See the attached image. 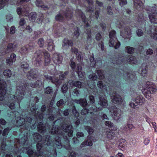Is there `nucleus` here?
Segmentation results:
<instances>
[{"mask_svg": "<svg viewBox=\"0 0 157 157\" xmlns=\"http://www.w3.org/2000/svg\"><path fill=\"white\" fill-rule=\"evenodd\" d=\"M42 85V82L40 80H37L34 83H31L29 84L26 83L25 84H18L16 88V94L15 96H12V98L13 99H15L16 97L17 101L19 102L23 98V96L24 95V91L27 88H29V86L32 88H39Z\"/></svg>", "mask_w": 157, "mask_h": 157, "instance_id": "f257e3e1", "label": "nucleus"}, {"mask_svg": "<svg viewBox=\"0 0 157 157\" xmlns=\"http://www.w3.org/2000/svg\"><path fill=\"white\" fill-rule=\"evenodd\" d=\"M44 56V63L45 65H47L50 63L51 61L50 55L46 51L43 52L38 50L34 54V60L37 66L40 65L42 63V56Z\"/></svg>", "mask_w": 157, "mask_h": 157, "instance_id": "f03ea898", "label": "nucleus"}, {"mask_svg": "<svg viewBox=\"0 0 157 157\" xmlns=\"http://www.w3.org/2000/svg\"><path fill=\"white\" fill-rule=\"evenodd\" d=\"M146 88L142 90V92L146 98L150 99L151 98V94L155 92L157 88L153 83L149 82L146 83Z\"/></svg>", "mask_w": 157, "mask_h": 157, "instance_id": "7ed1b4c3", "label": "nucleus"}, {"mask_svg": "<svg viewBox=\"0 0 157 157\" xmlns=\"http://www.w3.org/2000/svg\"><path fill=\"white\" fill-rule=\"evenodd\" d=\"M146 10L148 14V17L150 22L153 24L157 23V13L156 12V5L154 4L152 7L147 6Z\"/></svg>", "mask_w": 157, "mask_h": 157, "instance_id": "20e7f679", "label": "nucleus"}, {"mask_svg": "<svg viewBox=\"0 0 157 157\" xmlns=\"http://www.w3.org/2000/svg\"><path fill=\"white\" fill-rule=\"evenodd\" d=\"M37 151L34 152L33 151L29 148H26L24 147L23 149L24 152L27 153L29 157H38L41 156L43 155V152L41 151L42 147V144L41 143H39L36 145Z\"/></svg>", "mask_w": 157, "mask_h": 157, "instance_id": "39448f33", "label": "nucleus"}, {"mask_svg": "<svg viewBox=\"0 0 157 157\" xmlns=\"http://www.w3.org/2000/svg\"><path fill=\"white\" fill-rule=\"evenodd\" d=\"M72 10L71 8H68L66 10L65 12L62 11L60 12L55 17L56 20L61 21L65 19V18L67 19H70L72 16Z\"/></svg>", "mask_w": 157, "mask_h": 157, "instance_id": "423d86ee", "label": "nucleus"}, {"mask_svg": "<svg viewBox=\"0 0 157 157\" xmlns=\"http://www.w3.org/2000/svg\"><path fill=\"white\" fill-rule=\"evenodd\" d=\"M145 99L142 96L139 95H137L134 99L133 101L135 103L131 102L129 104V106L134 109L138 108V105L141 106L145 102Z\"/></svg>", "mask_w": 157, "mask_h": 157, "instance_id": "0eeeda50", "label": "nucleus"}, {"mask_svg": "<svg viewBox=\"0 0 157 157\" xmlns=\"http://www.w3.org/2000/svg\"><path fill=\"white\" fill-rule=\"evenodd\" d=\"M110 111L112 116L114 120L118 121L121 118V111L116 106H112L110 109Z\"/></svg>", "mask_w": 157, "mask_h": 157, "instance_id": "6e6552de", "label": "nucleus"}, {"mask_svg": "<svg viewBox=\"0 0 157 157\" xmlns=\"http://www.w3.org/2000/svg\"><path fill=\"white\" fill-rule=\"evenodd\" d=\"M6 83L5 81L0 79V100H3L6 92Z\"/></svg>", "mask_w": 157, "mask_h": 157, "instance_id": "1a4fd4ad", "label": "nucleus"}, {"mask_svg": "<svg viewBox=\"0 0 157 157\" xmlns=\"http://www.w3.org/2000/svg\"><path fill=\"white\" fill-rule=\"evenodd\" d=\"M111 99L113 102L115 104H121L122 102V98L116 92H113L112 94Z\"/></svg>", "mask_w": 157, "mask_h": 157, "instance_id": "9d476101", "label": "nucleus"}, {"mask_svg": "<svg viewBox=\"0 0 157 157\" xmlns=\"http://www.w3.org/2000/svg\"><path fill=\"white\" fill-rule=\"evenodd\" d=\"M34 48V44L31 43L22 48L19 50V52L22 55H25L27 54L29 51L33 49Z\"/></svg>", "mask_w": 157, "mask_h": 157, "instance_id": "9b49d317", "label": "nucleus"}, {"mask_svg": "<svg viewBox=\"0 0 157 157\" xmlns=\"http://www.w3.org/2000/svg\"><path fill=\"white\" fill-rule=\"evenodd\" d=\"M44 77L47 80L50 81L56 85H59L61 83L60 80L57 78H56L55 76H51L47 75H45Z\"/></svg>", "mask_w": 157, "mask_h": 157, "instance_id": "f8f14e48", "label": "nucleus"}, {"mask_svg": "<svg viewBox=\"0 0 157 157\" xmlns=\"http://www.w3.org/2000/svg\"><path fill=\"white\" fill-rule=\"evenodd\" d=\"M109 46L111 47H114L115 49H117L120 46V43L118 41L116 38H110Z\"/></svg>", "mask_w": 157, "mask_h": 157, "instance_id": "ddd939ff", "label": "nucleus"}, {"mask_svg": "<svg viewBox=\"0 0 157 157\" xmlns=\"http://www.w3.org/2000/svg\"><path fill=\"white\" fill-rule=\"evenodd\" d=\"M47 108L45 105H43L40 109L41 112L42 113L38 112L35 115V116L36 118L40 120V121H41L43 118V116L44 115L43 113L46 110Z\"/></svg>", "mask_w": 157, "mask_h": 157, "instance_id": "4468645a", "label": "nucleus"}, {"mask_svg": "<svg viewBox=\"0 0 157 157\" xmlns=\"http://www.w3.org/2000/svg\"><path fill=\"white\" fill-rule=\"evenodd\" d=\"M148 32L151 38L155 40H157V27H151Z\"/></svg>", "mask_w": 157, "mask_h": 157, "instance_id": "2eb2a0df", "label": "nucleus"}, {"mask_svg": "<svg viewBox=\"0 0 157 157\" xmlns=\"http://www.w3.org/2000/svg\"><path fill=\"white\" fill-rule=\"evenodd\" d=\"M147 65L146 63L142 64L139 69V73L143 77L146 76L147 73Z\"/></svg>", "mask_w": 157, "mask_h": 157, "instance_id": "dca6fc26", "label": "nucleus"}, {"mask_svg": "<svg viewBox=\"0 0 157 157\" xmlns=\"http://www.w3.org/2000/svg\"><path fill=\"white\" fill-rule=\"evenodd\" d=\"M99 98L98 104L104 108L106 107L108 105V103L106 98L103 95H100Z\"/></svg>", "mask_w": 157, "mask_h": 157, "instance_id": "f3484780", "label": "nucleus"}, {"mask_svg": "<svg viewBox=\"0 0 157 157\" xmlns=\"http://www.w3.org/2000/svg\"><path fill=\"white\" fill-rule=\"evenodd\" d=\"M27 75L28 78L31 80L37 78L38 76V74L36 70L32 69L27 73Z\"/></svg>", "mask_w": 157, "mask_h": 157, "instance_id": "a211bd4d", "label": "nucleus"}, {"mask_svg": "<svg viewBox=\"0 0 157 157\" xmlns=\"http://www.w3.org/2000/svg\"><path fill=\"white\" fill-rule=\"evenodd\" d=\"M76 15L77 16H80L82 18V21L84 22L85 24V26L87 27L89 26V24L88 22L86 21V17L82 11L79 10H77L75 11Z\"/></svg>", "mask_w": 157, "mask_h": 157, "instance_id": "6ab92c4d", "label": "nucleus"}, {"mask_svg": "<svg viewBox=\"0 0 157 157\" xmlns=\"http://www.w3.org/2000/svg\"><path fill=\"white\" fill-rule=\"evenodd\" d=\"M62 59V56L57 54H54L53 55L52 60L53 62L56 64H59L61 63Z\"/></svg>", "mask_w": 157, "mask_h": 157, "instance_id": "aec40b11", "label": "nucleus"}, {"mask_svg": "<svg viewBox=\"0 0 157 157\" xmlns=\"http://www.w3.org/2000/svg\"><path fill=\"white\" fill-rule=\"evenodd\" d=\"M131 34V29L128 26L125 28L124 33H121L123 38L128 39H130Z\"/></svg>", "mask_w": 157, "mask_h": 157, "instance_id": "412c9836", "label": "nucleus"}, {"mask_svg": "<svg viewBox=\"0 0 157 157\" xmlns=\"http://www.w3.org/2000/svg\"><path fill=\"white\" fill-rule=\"evenodd\" d=\"M16 55L14 53L12 54L9 59H7L6 60V63L7 65L10 66L12 65L13 63L14 62L16 59Z\"/></svg>", "mask_w": 157, "mask_h": 157, "instance_id": "4be33fe9", "label": "nucleus"}, {"mask_svg": "<svg viewBox=\"0 0 157 157\" xmlns=\"http://www.w3.org/2000/svg\"><path fill=\"white\" fill-rule=\"evenodd\" d=\"M73 43L71 40H69L67 38H65L63 40L62 47L64 49L67 48L68 46H72L73 45Z\"/></svg>", "mask_w": 157, "mask_h": 157, "instance_id": "5701e85b", "label": "nucleus"}, {"mask_svg": "<svg viewBox=\"0 0 157 157\" xmlns=\"http://www.w3.org/2000/svg\"><path fill=\"white\" fill-rule=\"evenodd\" d=\"M76 71L79 78H82L85 75V72L82 71V67L80 64H77L76 69Z\"/></svg>", "mask_w": 157, "mask_h": 157, "instance_id": "b1692460", "label": "nucleus"}, {"mask_svg": "<svg viewBox=\"0 0 157 157\" xmlns=\"http://www.w3.org/2000/svg\"><path fill=\"white\" fill-rule=\"evenodd\" d=\"M47 49L48 50L52 51L54 49L55 46L52 40L50 39H47Z\"/></svg>", "mask_w": 157, "mask_h": 157, "instance_id": "393cba45", "label": "nucleus"}, {"mask_svg": "<svg viewBox=\"0 0 157 157\" xmlns=\"http://www.w3.org/2000/svg\"><path fill=\"white\" fill-rule=\"evenodd\" d=\"M74 101L78 104H79L82 106L85 107L87 105L86 100L85 98L80 99L79 100L75 99Z\"/></svg>", "mask_w": 157, "mask_h": 157, "instance_id": "a878e982", "label": "nucleus"}, {"mask_svg": "<svg viewBox=\"0 0 157 157\" xmlns=\"http://www.w3.org/2000/svg\"><path fill=\"white\" fill-rule=\"evenodd\" d=\"M16 94H15V95H10V101L11 102H12L9 105V108L12 109H14L15 108V105L14 103L13 102H14L15 101L17 102L19 104V106H20V102L21 101L19 102H18L16 98V97H15V99H13L12 98V96H15L16 95Z\"/></svg>", "mask_w": 157, "mask_h": 157, "instance_id": "bb28decb", "label": "nucleus"}, {"mask_svg": "<svg viewBox=\"0 0 157 157\" xmlns=\"http://www.w3.org/2000/svg\"><path fill=\"white\" fill-rule=\"evenodd\" d=\"M121 75L123 76L125 79H132L134 76L131 73H128L124 71H122V72H121Z\"/></svg>", "mask_w": 157, "mask_h": 157, "instance_id": "cd10ccee", "label": "nucleus"}, {"mask_svg": "<svg viewBox=\"0 0 157 157\" xmlns=\"http://www.w3.org/2000/svg\"><path fill=\"white\" fill-rule=\"evenodd\" d=\"M17 12L18 15H21L24 16H26L28 13V10H25L24 8L21 9L19 8L17 9Z\"/></svg>", "mask_w": 157, "mask_h": 157, "instance_id": "c85d7f7f", "label": "nucleus"}, {"mask_svg": "<svg viewBox=\"0 0 157 157\" xmlns=\"http://www.w3.org/2000/svg\"><path fill=\"white\" fill-rule=\"evenodd\" d=\"M133 1L135 7L138 10H139L140 8H143V4L140 0H133Z\"/></svg>", "mask_w": 157, "mask_h": 157, "instance_id": "c756f323", "label": "nucleus"}, {"mask_svg": "<svg viewBox=\"0 0 157 157\" xmlns=\"http://www.w3.org/2000/svg\"><path fill=\"white\" fill-rule=\"evenodd\" d=\"M135 127L132 124H128L123 127V130L126 132H128L130 130H132L135 128Z\"/></svg>", "mask_w": 157, "mask_h": 157, "instance_id": "7c9ffc66", "label": "nucleus"}, {"mask_svg": "<svg viewBox=\"0 0 157 157\" xmlns=\"http://www.w3.org/2000/svg\"><path fill=\"white\" fill-rule=\"evenodd\" d=\"M43 140L44 141V144L47 145L50 144L52 141L50 139V137L48 135H45L43 138Z\"/></svg>", "mask_w": 157, "mask_h": 157, "instance_id": "2f4dec72", "label": "nucleus"}, {"mask_svg": "<svg viewBox=\"0 0 157 157\" xmlns=\"http://www.w3.org/2000/svg\"><path fill=\"white\" fill-rule=\"evenodd\" d=\"M127 61L131 64H136L137 62V59L133 56H128L127 58Z\"/></svg>", "mask_w": 157, "mask_h": 157, "instance_id": "473e14b6", "label": "nucleus"}, {"mask_svg": "<svg viewBox=\"0 0 157 157\" xmlns=\"http://www.w3.org/2000/svg\"><path fill=\"white\" fill-rule=\"evenodd\" d=\"M36 6L39 7H40L45 10L48 9V7L47 6L43 4L41 0H36L35 2Z\"/></svg>", "mask_w": 157, "mask_h": 157, "instance_id": "72a5a7b5", "label": "nucleus"}, {"mask_svg": "<svg viewBox=\"0 0 157 157\" xmlns=\"http://www.w3.org/2000/svg\"><path fill=\"white\" fill-rule=\"evenodd\" d=\"M33 139L36 142H39L42 140L41 136L37 133L33 134Z\"/></svg>", "mask_w": 157, "mask_h": 157, "instance_id": "f704fd0d", "label": "nucleus"}, {"mask_svg": "<svg viewBox=\"0 0 157 157\" xmlns=\"http://www.w3.org/2000/svg\"><path fill=\"white\" fill-rule=\"evenodd\" d=\"M37 128L39 131L41 133H44L46 131V128L44 125L41 122L39 123Z\"/></svg>", "mask_w": 157, "mask_h": 157, "instance_id": "c9c22d12", "label": "nucleus"}, {"mask_svg": "<svg viewBox=\"0 0 157 157\" xmlns=\"http://www.w3.org/2000/svg\"><path fill=\"white\" fill-rule=\"evenodd\" d=\"M51 134H61L60 131L59 129L58 128H57L56 126L53 125V128L51 131Z\"/></svg>", "mask_w": 157, "mask_h": 157, "instance_id": "e433bc0d", "label": "nucleus"}, {"mask_svg": "<svg viewBox=\"0 0 157 157\" xmlns=\"http://www.w3.org/2000/svg\"><path fill=\"white\" fill-rule=\"evenodd\" d=\"M72 113L74 116L76 118H78L79 115V113L76 109L75 106L74 105L72 109Z\"/></svg>", "mask_w": 157, "mask_h": 157, "instance_id": "4c0bfd02", "label": "nucleus"}, {"mask_svg": "<svg viewBox=\"0 0 157 157\" xmlns=\"http://www.w3.org/2000/svg\"><path fill=\"white\" fill-rule=\"evenodd\" d=\"M17 124L18 126H21L25 123V120L24 118L19 117L17 120Z\"/></svg>", "mask_w": 157, "mask_h": 157, "instance_id": "58836bf2", "label": "nucleus"}, {"mask_svg": "<svg viewBox=\"0 0 157 157\" xmlns=\"http://www.w3.org/2000/svg\"><path fill=\"white\" fill-rule=\"evenodd\" d=\"M62 129L65 132H68L69 130L72 129V127L71 125L65 124L61 127Z\"/></svg>", "mask_w": 157, "mask_h": 157, "instance_id": "ea45409f", "label": "nucleus"}, {"mask_svg": "<svg viewBox=\"0 0 157 157\" xmlns=\"http://www.w3.org/2000/svg\"><path fill=\"white\" fill-rule=\"evenodd\" d=\"M73 85L78 88H81L84 86V83L80 81H75L73 82Z\"/></svg>", "mask_w": 157, "mask_h": 157, "instance_id": "a19ab883", "label": "nucleus"}, {"mask_svg": "<svg viewBox=\"0 0 157 157\" xmlns=\"http://www.w3.org/2000/svg\"><path fill=\"white\" fill-rule=\"evenodd\" d=\"M4 75L7 78H10L12 75V72L10 69H6L3 72Z\"/></svg>", "mask_w": 157, "mask_h": 157, "instance_id": "79ce46f5", "label": "nucleus"}, {"mask_svg": "<svg viewBox=\"0 0 157 157\" xmlns=\"http://www.w3.org/2000/svg\"><path fill=\"white\" fill-rule=\"evenodd\" d=\"M125 140L121 139L120 140L119 143V147L122 150H123L125 147V144L124 143Z\"/></svg>", "mask_w": 157, "mask_h": 157, "instance_id": "37998d69", "label": "nucleus"}, {"mask_svg": "<svg viewBox=\"0 0 157 157\" xmlns=\"http://www.w3.org/2000/svg\"><path fill=\"white\" fill-rule=\"evenodd\" d=\"M55 144L57 147L58 148H60L61 147V145L60 137L58 136L55 137Z\"/></svg>", "mask_w": 157, "mask_h": 157, "instance_id": "c03bdc74", "label": "nucleus"}, {"mask_svg": "<svg viewBox=\"0 0 157 157\" xmlns=\"http://www.w3.org/2000/svg\"><path fill=\"white\" fill-rule=\"evenodd\" d=\"M30 20L32 21H34L36 17V14L35 12L30 13L29 15Z\"/></svg>", "mask_w": 157, "mask_h": 157, "instance_id": "a18cd8bd", "label": "nucleus"}, {"mask_svg": "<svg viewBox=\"0 0 157 157\" xmlns=\"http://www.w3.org/2000/svg\"><path fill=\"white\" fill-rule=\"evenodd\" d=\"M16 44L14 43H9L7 46V50L8 52L12 51L15 48Z\"/></svg>", "mask_w": 157, "mask_h": 157, "instance_id": "49530a36", "label": "nucleus"}, {"mask_svg": "<svg viewBox=\"0 0 157 157\" xmlns=\"http://www.w3.org/2000/svg\"><path fill=\"white\" fill-rule=\"evenodd\" d=\"M134 49L133 48L130 46L126 47L125 48V51L127 53L131 54L134 52Z\"/></svg>", "mask_w": 157, "mask_h": 157, "instance_id": "de8ad7c7", "label": "nucleus"}, {"mask_svg": "<svg viewBox=\"0 0 157 157\" xmlns=\"http://www.w3.org/2000/svg\"><path fill=\"white\" fill-rule=\"evenodd\" d=\"M68 72L66 71L64 72H60V75H59V78L60 80H64L66 78V76L68 75Z\"/></svg>", "mask_w": 157, "mask_h": 157, "instance_id": "09e8293b", "label": "nucleus"}, {"mask_svg": "<svg viewBox=\"0 0 157 157\" xmlns=\"http://www.w3.org/2000/svg\"><path fill=\"white\" fill-rule=\"evenodd\" d=\"M97 73L100 79H102L104 78L103 71L101 70H98L97 71Z\"/></svg>", "mask_w": 157, "mask_h": 157, "instance_id": "8fccbe9b", "label": "nucleus"}, {"mask_svg": "<svg viewBox=\"0 0 157 157\" xmlns=\"http://www.w3.org/2000/svg\"><path fill=\"white\" fill-rule=\"evenodd\" d=\"M115 134L113 133V131L107 132V137L109 139H112L115 136Z\"/></svg>", "mask_w": 157, "mask_h": 157, "instance_id": "3c124183", "label": "nucleus"}, {"mask_svg": "<svg viewBox=\"0 0 157 157\" xmlns=\"http://www.w3.org/2000/svg\"><path fill=\"white\" fill-rule=\"evenodd\" d=\"M37 44L40 47H42L44 44V40L42 38H40L38 40Z\"/></svg>", "mask_w": 157, "mask_h": 157, "instance_id": "603ef678", "label": "nucleus"}, {"mask_svg": "<svg viewBox=\"0 0 157 157\" xmlns=\"http://www.w3.org/2000/svg\"><path fill=\"white\" fill-rule=\"evenodd\" d=\"M90 65L93 67L95 66V64L97 63L94 60V58L93 56H92L90 58Z\"/></svg>", "mask_w": 157, "mask_h": 157, "instance_id": "864d4df0", "label": "nucleus"}, {"mask_svg": "<svg viewBox=\"0 0 157 157\" xmlns=\"http://www.w3.org/2000/svg\"><path fill=\"white\" fill-rule=\"evenodd\" d=\"M9 0H0V9L2 8L6 4Z\"/></svg>", "mask_w": 157, "mask_h": 157, "instance_id": "5fc2aeb1", "label": "nucleus"}, {"mask_svg": "<svg viewBox=\"0 0 157 157\" xmlns=\"http://www.w3.org/2000/svg\"><path fill=\"white\" fill-rule=\"evenodd\" d=\"M66 102V101H64L63 99H61L57 102L56 105L58 107H60L64 105Z\"/></svg>", "mask_w": 157, "mask_h": 157, "instance_id": "6e6d98bb", "label": "nucleus"}, {"mask_svg": "<svg viewBox=\"0 0 157 157\" xmlns=\"http://www.w3.org/2000/svg\"><path fill=\"white\" fill-rule=\"evenodd\" d=\"M88 78L90 80L94 81L97 79V76L95 74L93 73L89 75Z\"/></svg>", "mask_w": 157, "mask_h": 157, "instance_id": "4d7b16f0", "label": "nucleus"}, {"mask_svg": "<svg viewBox=\"0 0 157 157\" xmlns=\"http://www.w3.org/2000/svg\"><path fill=\"white\" fill-rule=\"evenodd\" d=\"M79 35V33L78 28L74 29V37L76 39H77Z\"/></svg>", "mask_w": 157, "mask_h": 157, "instance_id": "13d9d810", "label": "nucleus"}, {"mask_svg": "<svg viewBox=\"0 0 157 157\" xmlns=\"http://www.w3.org/2000/svg\"><path fill=\"white\" fill-rule=\"evenodd\" d=\"M88 139L86 141V142H87V146H91L92 145L93 143L92 141L91 140L92 139V136H88Z\"/></svg>", "mask_w": 157, "mask_h": 157, "instance_id": "bf43d9fd", "label": "nucleus"}, {"mask_svg": "<svg viewBox=\"0 0 157 157\" xmlns=\"http://www.w3.org/2000/svg\"><path fill=\"white\" fill-rule=\"evenodd\" d=\"M85 128L89 134H91L94 132L93 129L91 127L88 126H86Z\"/></svg>", "mask_w": 157, "mask_h": 157, "instance_id": "052dcab7", "label": "nucleus"}, {"mask_svg": "<svg viewBox=\"0 0 157 157\" xmlns=\"http://www.w3.org/2000/svg\"><path fill=\"white\" fill-rule=\"evenodd\" d=\"M89 110L86 108H83L81 111V114L82 115H85L88 113Z\"/></svg>", "mask_w": 157, "mask_h": 157, "instance_id": "680f3d73", "label": "nucleus"}, {"mask_svg": "<svg viewBox=\"0 0 157 157\" xmlns=\"http://www.w3.org/2000/svg\"><path fill=\"white\" fill-rule=\"evenodd\" d=\"M21 68L26 69L29 67V64L28 63L25 62H23L21 64Z\"/></svg>", "mask_w": 157, "mask_h": 157, "instance_id": "e2e57ef3", "label": "nucleus"}, {"mask_svg": "<svg viewBox=\"0 0 157 157\" xmlns=\"http://www.w3.org/2000/svg\"><path fill=\"white\" fill-rule=\"evenodd\" d=\"M85 33L87 35V39H90L91 38V32L90 29L89 28L86 29L85 31Z\"/></svg>", "mask_w": 157, "mask_h": 157, "instance_id": "0e129e2a", "label": "nucleus"}, {"mask_svg": "<svg viewBox=\"0 0 157 157\" xmlns=\"http://www.w3.org/2000/svg\"><path fill=\"white\" fill-rule=\"evenodd\" d=\"M119 5L121 7L127 4V2L126 0H118Z\"/></svg>", "mask_w": 157, "mask_h": 157, "instance_id": "69168bd1", "label": "nucleus"}, {"mask_svg": "<svg viewBox=\"0 0 157 157\" xmlns=\"http://www.w3.org/2000/svg\"><path fill=\"white\" fill-rule=\"evenodd\" d=\"M153 53V50L151 48H149L146 51V56H150L152 55Z\"/></svg>", "mask_w": 157, "mask_h": 157, "instance_id": "338daca9", "label": "nucleus"}, {"mask_svg": "<svg viewBox=\"0 0 157 157\" xmlns=\"http://www.w3.org/2000/svg\"><path fill=\"white\" fill-rule=\"evenodd\" d=\"M67 87L66 84L63 85L61 88V91L63 93H65L67 90Z\"/></svg>", "mask_w": 157, "mask_h": 157, "instance_id": "774afa93", "label": "nucleus"}]
</instances>
